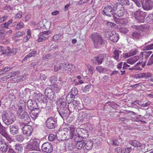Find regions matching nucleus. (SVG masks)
Wrapping results in <instances>:
<instances>
[{
    "instance_id": "51",
    "label": "nucleus",
    "mask_w": 153,
    "mask_h": 153,
    "mask_svg": "<svg viewBox=\"0 0 153 153\" xmlns=\"http://www.w3.org/2000/svg\"><path fill=\"white\" fill-rule=\"evenodd\" d=\"M56 136L53 134H51L48 136V138L50 141H53L56 138Z\"/></svg>"
},
{
    "instance_id": "60",
    "label": "nucleus",
    "mask_w": 153,
    "mask_h": 153,
    "mask_svg": "<svg viewBox=\"0 0 153 153\" xmlns=\"http://www.w3.org/2000/svg\"><path fill=\"white\" fill-rule=\"evenodd\" d=\"M47 78L46 76L44 74H41L40 75V78L41 80H45Z\"/></svg>"
},
{
    "instance_id": "50",
    "label": "nucleus",
    "mask_w": 153,
    "mask_h": 153,
    "mask_svg": "<svg viewBox=\"0 0 153 153\" xmlns=\"http://www.w3.org/2000/svg\"><path fill=\"white\" fill-rule=\"evenodd\" d=\"M61 37V35L60 34L55 35L53 36V39L54 41H56L59 39Z\"/></svg>"
},
{
    "instance_id": "46",
    "label": "nucleus",
    "mask_w": 153,
    "mask_h": 153,
    "mask_svg": "<svg viewBox=\"0 0 153 153\" xmlns=\"http://www.w3.org/2000/svg\"><path fill=\"white\" fill-rule=\"evenodd\" d=\"M139 64H140V62H138L134 66L135 67V70H142V68L140 67Z\"/></svg>"
},
{
    "instance_id": "2",
    "label": "nucleus",
    "mask_w": 153,
    "mask_h": 153,
    "mask_svg": "<svg viewBox=\"0 0 153 153\" xmlns=\"http://www.w3.org/2000/svg\"><path fill=\"white\" fill-rule=\"evenodd\" d=\"M25 108V105L19 106L18 110L17 116L19 118L26 122V123H28L31 121L30 119L28 113L24 111Z\"/></svg>"
},
{
    "instance_id": "14",
    "label": "nucleus",
    "mask_w": 153,
    "mask_h": 153,
    "mask_svg": "<svg viewBox=\"0 0 153 153\" xmlns=\"http://www.w3.org/2000/svg\"><path fill=\"white\" fill-rule=\"evenodd\" d=\"M142 7L146 10H151L153 7V1L151 0H146L142 4Z\"/></svg>"
},
{
    "instance_id": "40",
    "label": "nucleus",
    "mask_w": 153,
    "mask_h": 153,
    "mask_svg": "<svg viewBox=\"0 0 153 153\" xmlns=\"http://www.w3.org/2000/svg\"><path fill=\"white\" fill-rule=\"evenodd\" d=\"M144 50H149L153 49V44L145 45L143 48Z\"/></svg>"
},
{
    "instance_id": "25",
    "label": "nucleus",
    "mask_w": 153,
    "mask_h": 153,
    "mask_svg": "<svg viewBox=\"0 0 153 153\" xmlns=\"http://www.w3.org/2000/svg\"><path fill=\"white\" fill-rule=\"evenodd\" d=\"M93 144V142L91 140H88L85 143V144L83 147V148H85L87 150L91 149Z\"/></svg>"
},
{
    "instance_id": "63",
    "label": "nucleus",
    "mask_w": 153,
    "mask_h": 153,
    "mask_svg": "<svg viewBox=\"0 0 153 153\" xmlns=\"http://www.w3.org/2000/svg\"><path fill=\"white\" fill-rule=\"evenodd\" d=\"M101 79L104 82H106L108 79V76H104L101 78Z\"/></svg>"
},
{
    "instance_id": "45",
    "label": "nucleus",
    "mask_w": 153,
    "mask_h": 153,
    "mask_svg": "<svg viewBox=\"0 0 153 153\" xmlns=\"http://www.w3.org/2000/svg\"><path fill=\"white\" fill-rule=\"evenodd\" d=\"M4 137H5L7 140L9 141H11V138L10 136L6 132L2 134Z\"/></svg>"
},
{
    "instance_id": "6",
    "label": "nucleus",
    "mask_w": 153,
    "mask_h": 153,
    "mask_svg": "<svg viewBox=\"0 0 153 153\" xmlns=\"http://www.w3.org/2000/svg\"><path fill=\"white\" fill-rule=\"evenodd\" d=\"M146 13L140 9H138L134 13L135 18L139 22H143L146 16Z\"/></svg>"
},
{
    "instance_id": "8",
    "label": "nucleus",
    "mask_w": 153,
    "mask_h": 153,
    "mask_svg": "<svg viewBox=\"0 0 153 153\" xmlns=\"http://www.w3.org/2000/svg\"><path fill=\"white\" fill-rule=\"evenodd\" d=\"M51 33L50 30L45 31L40 33L38 35V39L37 41L39 42L45 41L49 37V35Z\"/></svg>"
},
{
    "instance_id": "19",
    "label": "nucleus",
    "mask_w": 153,
    "mask_h": 153,
    "mask_svg": "<svg viewBox=\"0 0 153 153\" xmlns=\"http://www.w3.org/2000/svg\"><path fill=\"white\" fill-rule=\"evenodd\" d=\"M63 65L65 67H66L65 71H68V74H71L74 72L76 68V67L75 65L72 64H69L68 63H65Z\"/></svg>"
},
{
    "instance_id": "23",
    "label": "nucleus",
    "mask_w": 153,
    "mask_h": 153,
    "mask_svg": "<svg viewBox=\"0 0 153 153\" xmlns=\"http://www.w3.org/2000/svg\"><path fill=\"white\" fill-rule=\"evenodd\" d=\"M9 128L10 133L11 134L15 135L18 133L19 128L18 126L15 124L10 126Z\"/></svg>"
},
{
    "instance_id": "27",
    "label": "nucleus",
    "mask_w": 153,
    "mask_h": 153,
    "mask_svg": "<svg viewBox=\"0 0 153 153\" xmlns=\"http://www.w3.org/2000/svg\"><path fill=\"white\" fill-rule=\"evenodd\" d=\"M64 110V111L59 112V114L63 119H67L68 120L70 118L68 117V114L67 111L65 110Z\"/></svg>"
},
{
    "instance_id": "33",
    "label": "nucleus",
    "mask_w": 153,
    "mask_h": 153,
    "mask_svg": "<svg viewBox=\"0 0 153 153\" xmlns=\"http://www.w3.org/2000/svg\"><path fill=\"white\" fill-rule=\"evenodd\" d=\"M15 149L18 152H21L23 150V148L21 144H16L15 146Z\"/></svg>"
},
{
    "instance_id": "62",
    "label": "nucleus",
    "mask_w": 153,
    "mask_h": 153,
    "mask_svg": "<svg viewBox=\"0 0 153 153\" xmlns=\"http://www.w3.org/2000/svg\"><path fill=\"white\" fill-rule=\"evenodd\" d=\"M115 150L118 153H123V149L120 147L117 148Z\"/></svg>"
},
{
    "instance_id": "61",
    "label": "nucleus",
    "mask_w": 153,
    "mask_h": 153,
    "mask_svg": "<svg viewBox=\"0 0 153 153\" xmlns=\"http://www.w3.org/2000/svg\"><path fill=\"white\" fill-rule=\"evenodd\" d=\"M9 25L7 23L5 22L4 23L1 24V26L2 27H4L6 28H8V26Z\"/></svg>"
},
{
    "instance_id": "57",
    "label": "nucleus",
    "mask_w": 153,
    "mask_h": 153,
    "mask_svg": "<svg viewBox=\"0 0 153 153\" xmlns=\"http://www.w3.org/2000/svg\"><path fill=\"white\" fill-rule=\"evenodd\" d=\"M65 63H63V64L62 63H60L59 64V70H61L62 69V68L63 67V69L65 70V69H66V67H65V66H64V64H65Z\"/></svg>"
},
{
    "instance_id": "11",
    "label": "nucleus",
    "mask_w": 153,
    "mask_h": 153,
    "mask_svg": "<svg viewBox=\"0 0 153 153\" xmlns=\"http://www.w3.org/2000/svg\"><path fill=\"white\" fill-rule=\"evenodd\" d=\"M64 99L60 98L56 101L57 106L60 110H65L68 108V105Z\"/></svg>"
},
{
    "instance_id": "56",
    "label": "nucleus",
    "mask_w": 153,
    "mask_h": 153,
    "mask_svg": "<svg viewBox=\"0 0 153 153\" xmlns=\"http://www.w3.org/2000/svg\"><path fill=\"white\" fill-rule=\"evenodd\" d=\"M137 50L135 49H133V50H131L129 52L131 55V56H134L135 55L137 52Z\"/></svg>"
},
{
    "instance_id": "59",
    "label": "nucleus",
    "mask_w": 153,
    "mask_h": 153,
    "mask_svg": "<svg viewBox=\"0 0 153 153\" xmlns=\"http://www.w3.org/2000/svg\"><path fill=\"white\" fill-rule=\"evenodd\" d=\"M31 37L27 35L26 36H25V37L23 39V41L25 42H27L29 39Z\"/></svg>"
},
{
    "instance_id": "10",
    "label": "nucleus",
    "mask_w": 153,
    "mask_h": 153,
    "mask_svg": "<svg viewBox=\"0 0 153 153\" xmlns=\"http://www.w3.org/2000/svg\"><path fill=\"white\" fill-rule=\"evenodd\" d=\"M43 151L47 153H51L53 151V147L52 144L49 142L44 143L42 146Z\"/></svg>"
},
{
    "instance_id": "49",
    "label": "nucleus",
    "mask_w": 153,
    "mask_h": 153,
    "mask_svg": "<svg viewBox=\"0 0 153 153\" xmlns=\"http://www.w3.org/2000/svg\"><path fill=\"white\" fill-rule=\"evenodd\" d=\"M36 52L35 51H32L31 52L27 55V57H28V58L34 56L36 54Z\"/></svg>"
},
{
    "instance_id": "44",
    "label": "nucleus",
    "mask_w": 153,
    "mask_h": 153,
    "mask_svg": "<svg viewBox=\"0 0 153 153\" xmlns=\"http://www.w3.org/2000/svg\"><path fill=\"white\" fill-rule=\"evenodd\" d=\"M122 4L126 5H128L129 4V2L128 0H117Z\"/></svg>"
},
{
    "instance_id": "32",
    "label": "nucleus",
    "mask_w": 153,
    "mask_h": 153,
    "mask_svg": "<svg viewBox=\"0 0 153 153\" xmlns=\"http://www.w3.org/2000/svg\"><path fill=\"white\" fill-rule=\"evenodd\" d=\"M150 75V74L149 73H142L138 74L137 76V77L139 78L144 77L147 78Z\"/></svg>"
},
{
    "instance_id": "42",
    "label": "nucleus",
    "mask_w": 153,
    "mask_h": 153,
    "mask_svg": "<svg viewBox=\"0 0 153 153\" xmlns=\"http://www.w3.org/2000/svg\"><path fill=\"white\" fill-rule=\"evenodd\" d=\"M5 30L4 29L2 28L0 29V38L3 39L5 36Z\"/></svg>"
},
{
    "instance_id": "35",
    "label": "nucleus",
    "mask_w": 153,
    "mask_h": 153,
    "mask_svg": "<svg viewBox=\"0 0 153 153\" xmlns=\"http://www.w3.org/2000/svg\"><path fill=\"white\" fill-rule=\"evenodd\" d=\"M73 104L75 108H76L78 110L82 109V108L80 107V103L79 101L74 100L73 101Z\"/></svg>"
},
{
    "instance_id": "36",
    "label": "nucleus",
    "mask_w": 153,
    "mask_h": 153,
    "mask_svg": "<svg viewBox=\"0 0 153 153\" xmlns=\"http://www.w3.org/2000/svg\"><path fill=\"white\" fill-rule=\"evenodd\" d=\"M24 24L23 22L21 21L19 22L16 25V29L19 30L24 27Z\"/></svg>"
},
{
    "instance_id": "4",
    "label": "nucleus",
    "mask_w": 153,
    "mask_h": 153,
    "mask_svg": "<svg viewBox=\"0 0 153 153\" xmlns=\"http://www.w3.org/2000/svg\"><path fill=\"white\" fill-rule=\"evenodd\" d=\"M39 142L36 139H31L26 146L30 150H36L39 149Z\"/></svg>"
},
{
    "instance_id": "22",
    "label": "nucleus",
    "mask_w": 153,
    "mask_h": 153,
    "mask_svg": "<svg viewBox=\"0 0 153 153\" xmlns=\"http://www.w3.org/2000/svg\"><path fill=\"white\" fill-rule=\"evenodd\" d=\"M32 110L30 113V116L33 120H35L38 117L39 114L41 112V111L39 108Z\"/></svg>"
},
{
    "instance_id": "26",
    "label": "nucleus",
    "mask_w": 153,
    "mask_h": 153,
    "mask_svg": "<svg viewBox=\"0 0 153 153\" xmlns=\"http://www.w3.org/2000/svg\"><path fill=\"white\" fill-rule=\"evenodd\" d=\"M129 143L134 147H140L142 146L141 143L136 140H130L129 142Z\"/></svg>"
},
{
    "instance_id": "18",
    "label": "nucleus",
    "mask_w": 153,
    "mask_h": 153,
    "mask_svg": "<svg viewBox=\"0 0 153 153\" xmlns=\"http://www.w3.org/2000/svg\"><path fill=\"white\" fill-rule=\"evenodd\" d=\"M108 36L110 40L113 42H117L119 39L118 34L114 31L109 32Z\"/></svg>"
},
{
    "instance_id": "5",
    "label": "nucleus",
    "mask_w": 153,
    "mask_h": 153,
    "mask_svg": "<svg viewBox=\"0 0 153 153\" xmlns=\"http://www.w3.org/2000/svg\"><path fill=\"white\" fill-rule=\"evenodd\" d=\"M114 14L119 17L122 16L124 13V8L123 6L120 3L117 4L114 7Z\"/></svg>"
},
{
    "instance_id": "20",
    "label": "nucleus",
    "mask_w": 153,
    "mask_h": 153,
    "mask_svg": "<svg viewBox=\"0 0 153 153\" xmlns=\"http://www.w3.org/2000/svg\"><path fill=\"white\" fill-rule=\"evenodd\" d=\"M27 106L28 108L30 110L38 108L37 103L34 100H29L28 101Z\"/></svg>"
},
{
    "instance_id": "41",
    "label": "nucleus",
    "mask_w": 153,
    "mask_h": 153,
    "mask_svg": "<svg viewBox=\"0 0 153 153\" xmlns=\"http://www.w3.org/2000/svg\"><path fill=\"white\" fill-rule=\"evenodd\" d=\"M87 67L89 71L92 74L94 71V69L93 67H92L90 65L88 64L87 65Z\"/></svg>"
},
{
    "instance_id": "43",
    "label": "nucleus",
    "mask_w": 153,
    "mask_h": 153,
    "mask_svg": "<svg viewBox=\"0 0 153 153\" xmlns=\"http://www.w3.org/2000/svg\"><path fill=\"white\" fill-rule=\"evenodd\" d=\"M42 95H43L40 93L37 94L35 96V99L38 100L39 102H41Z\"/></svg>"
},
{
    "instance_id": "38",
    "label": "nucleus",
    "mask_w": 153,
    "mask_h": 153,
    "mask_svg": "<svg viewBox=\"0 0 153 153\" xmlns=\"http://www.w3.org/2000/svg\"><path fill=\"white\" fill-rule=\"evenodd\" d=\"M91 85H88L85 86L84 87L82 88V90L83 92L86 93L88 92L89 90L91 88Z\"/></svg>"
},
{
    "instance_id": "34",
    "label": "nucleus",
    "mask_w": 153,
    "mask_h": 153,
    "mask_svg": "<svg viewBox=\"0 0 153 153\" xmlns=\"http://www.w3.org/2000/svg\"><path fill=\"white\" fill-rule=\"evenodd\" d=\"M140 36V34L137 31L133 32L131 35V37L134 39H137Z\"/></svg>"
},
{
    "instance_id": "37",
    "label": "nucleus",
    "mask_w": 153,
    "mask_h": 153,
    "mask_svg": "<svg viewBox=\"0 0 153 153\" xmlns=\"http://www.w3.org/2000/svg\"><path fill=\"white\" fill-rule=\"evenodd\" d=\"M69 94L75 97V96H76L78 94L77 89L75 88H72L71 89V91Z\"/></svg>"
},
{
    "instance_id": "54",
    "label": "nucleus",
    "mask_w": 153,
    "mask_h": 153,
    "mask_svg": "<svg viewBox=\"0 0 153 153\" xmlns=\"http://www.w3.org/2000/svg\"><path fill=\"white\" fill-rule=\"evenodd\" d=\"M96 69L98 72L101 73L104 71V69L102 68L101 66H99L97 67Z\"/></svg>"
},
{
    "instance_id": "52",
    "label": "nucleus",
    "mask_w": 153,
    "mask_h": 153,
    "mask_svg": "<svg viewBox=\"0 0 153 153\" xmlns=\"http://www.w3.org/2000/svg\"><path fill=\"white\" fill-rule=\"evenodd\" d=\"M131 151L130 147L127 148L126 149H123V153H129Z\"/></svg>"
},
{
    "instance_id": "29",
    "label": "nucleus",
    "mask_w": 153,
    "mask_h": 153,
    "mask_svg": "<svg viewBox=\"0 0 153 153\" xmlns=\"http://www.w3.org/2000/svg\"><path fill=\"white\" fill-rule=\"evenodd\" d=\"M114 55L113 57L116 60H118L119 59L120 54L122 52L117 49H116L113 51Z\"/></svg>"
},
{
    "instance_id": "53",
    "label": "nucleus",
    "mask_w": 153,
    "mask_h": 153,
    "mask_svg": "<svg viewBox=\"0 0 153 153\" xmlns=\"http://www.w3.org/2000/svg\"><path fill=\"white\" fill-rule=\"evenodd\" d=\"M23 137L21 135H18L16 136V139L19 142H22L23 140Z\"/></svg>"
},
{
    "instance_id": "31",
    "label": "nucleus",
    "mask_w": 153,
    "mask_h": 153,
    "mask_svg": "<svg viewBox=\"0 0 153 153\" xmlns=\"http://www.w3.org/2000/svg\"><path fill=\"white\" fill-rule=\"evenodd\" d=\"M75 98V97L69 94L66 97V100L67 102L69 104L73 102Z\"/></svg>"
},
{
    "instance_id": "12",
    "label": "nucleus",
    "mask_w": 153,
    "mask_h": 153,
    "mask_svg": "<svg viewBox=\"0 0 153 153\" xmlns=\"http://www.w3.org/2000/svg\"><path fill=\"white\" fill-rule=\"evenodd\" d=\"M45 94L47 95V97L49 99L52 101H55L56 98L55 94L50 88H46L45 90Z\"/></svg>"
},
{
    "instance_id": "7",
    "label": "nucleus",
    "mask_w": 153,
    "mask_h": 153,
    "mask_svg": "<svg viewBox=\"0 0 153 153\" xmlns=\"http://www.w3.org/2000/svg\"><path fill=\"white\" fill-rule=\"evenodd\" d=\"M1 117L3 122L7 125L13 123L16 120V117L11 115L7 116L6 114H2Z\"/></svg>"
},
{
    "instance_id": "3",
    "label": "nucleus",
    "mask_w": 153,
    "mask_h": 153,
    "mask_svg": "<svg viewBox=\"0 0 153 153\" xmlns=\"http://www.w3.org/2000/svg\"><path fill=\"white\" fill-rule=\"evenodd\" d=\"M90 37L95 48H99L105 43V41L102 36L97 33L91 34Z\"/></svg>"
},
{
    "instance_id": "58",
    "label": "nucleus",
    "mask_w": 153,
    "mask_h": 153,
    "mask_svg": "<svg viewBox=\"0 0 153 153\" xmlns=\"http://www.w3.org/2000/svg\"><path fill=\"white\" fill-rule=\"evenodd\" d=\"M120 31L121 32L124 33H127L128 32V30L125 28H121Z\"/></svg>"
},
{
    "instance_id": "30",
    "label": "nucleus",
    "mask_w": 153,
    "mask_h": 153,
    "mask_svg": "<svg viewBox=\"0 0 153 153\" xmlns=\"http://www.w3.org/2000/svg\"><path fill=\"white\" fill-rule=\"evenodd\" d=\"M51 87L56 93H58L61 88V86L60 85H58L56 84H54L52 85H51Z\"/></svg>"
},
{
    "instance_id": "47",
    "label": "nucleus",
    "mask_w": 153,
    "mask_h": 153,
    "mask_svg": "<svg viewBox=\"0 0 153 153\" xmlns=\"http://www.w3.org/2000/svg\"><path fill=\"white\" fill-rule=\"evenodd\" d=\"M56 76H52L50 77L49 81L51 83H53L56 82L57 81Z\"/></svg>"
},
{
    "instance_id": "28",
    "label": "nucleus",
    "mask_w": 153,
    "mask_h": 153,
    "mask_svg": "<svg viewBox=\"0 0 153 153\" xmlns=\"http://www.w3.org/2000/svg\"><path fill=\"white\" fill-rule=\"evenodd\" d=\"M87 114L85 113H79L78 116V120L79 122H82L83 121L85 118L86 119L87 115Z\"/></svg>"
},
{
    "instance_id": "64",
    "label": "nucleus",
    "mask_w": 153,
    "mask_h": 153,
    "mask_svg": "<svg viewBox=\"0 0 153 153\" xmlns=\"http://www.w3.org/2000/svg\"><path fill=\"white\" fill-rule=\"evenodd\" d=\"M7 153H16V152L12 148H9Z\"/></svg>"
},
{
    "instance_id": "48",
    "label": "nucleus",
    "mask_w": 153,
    "mask_h": 153,
    "mask_svg": "<svg viewBox=\"0 0 153 153\" xmlns=\"http://www.w3.org/2000/svg\"><path fill=\"white\" fill-rule=\"evenodd\" d=\"M16 71L12 72L10 73L9 75L6 76V78L8 79L11 77L14 76L16 75Z\"/></svg>"
},
{
    "instance_id": "21",
    "label": "nucleus",
    "mask_w": 153,
    "mask_h": 153,
    "mask_svg": "<svg viewBox=\"0 0 153 153\" xmlns=\"http://www.w3.org/2000/svg\"><path fill=\"white\" fill-rule=\"evenodd\" d=\"M7 146L4 140L1 139L0 141V152L2 153H5L7 151Z\"/></svg>"
},
{
    "instance_id": "9",
    "label": "nucleus",
    "mask_w": 153,
    "mask_h": 153,
    "mask_svg": "<svg viewBox=\"0 0 153 153\" xmlns=\"http://www.w3.org/2000/svg\"><path fill=\"white\" fill-rule=\"evenodd\" d=\"M56 120L55 118L52 117H49L46 120V126L49 128H53L56 126Z\"/></svg>"
},
{
    "instance_id": "55",
    "label": "nucleus",
    "mask_w": 153,
    "mask_h": 153,
    "mask_svg": "<svg viewBox=\"0 0 153 153\" xmlns=\"http://www.w3.org/2000/svg\"><path fill=\"white\" fill-rule=\"evenodd\" d=\"M10 69L11 68L10 67H6L2 69L1 71H0V74H2V73H1V72H4L5 73Z\"/></svg>"
},
{
    "instance_id": "24",
    "label": "nucleus",
    "mask_w": 153,
    "mask_h": 153,
    "mask_svg": "<svg viewBox=\"0 0 153 153\" xmlns=\"http://www.w3.org/2000/svg\"><path fill=\"white\" fill-rule=\"evenodd\" d=\"M140 59V57L139 56H137L128 59H127L126 61L127 63L131 65H133L137 62Z\"/></svg>"
},
{
    "instance_id": "17",
    "label": "nucleus",
    "mask_w": 153,
    "mask_h": 153,
    "mask_svg": "<svg viewBox=\"0 0 153 153\" xmlns=\"http://www.w3.org/2000/svg\"><path fill=\"white\" fill-rule=\"evenodd\" d=\"M22 130L24 134L28 136L31 135L33 131L32 127L29 125H25Z\"/></svg>"
},
{
    "instance_id": "39",
    "label": "nucleus",
    "mask_w": 153,
    "mask_h": 153,
    "mask_svg": "<svg viewBox=\"0 0 153 153\" xmlns=\"http://www.w3.org/2000/svg\"><path fill=\"white\" fill-rule=\"evenodd\" d=\"M24 31H19L14 34V37H22L24 34Z\"/></svg>"
},
{
    "instance_id": "15",
    "label": "nucleus",
    "mask_w": 153,
    "mask_h": 153,
    "mask_svg": "<svg viewBox=\"0 0 153 153\" xmlns=\"http://www.w3.org/2000/svg\"><path fill=\"white\" fill-rule=\"evenodd\" d=\"M105 57V56L100 55L98 56L94 57L91 60L94 64L100 65L102 63Z\"/></svg>"
},
{
    "instance_id": "1",
    "label": "nucleus",
    "mask_w": 153,
    "mask_h": 153,
    "mask_svg": "<svg viewBox=\"0 0 153 153\" xmlns=\"http://www.w3.org/2000/svg\"><path fill=\"white\" fill-rule=\"evenodd\" d=\"M80 128L76 129V127L73 125H71L68 128H64L62 131H59L56 134V136L59 137L62 140L65 139L68 140L73 138L74 137L78 136L76 131H79Z\"/></svg>"
},
{
    "instance_id": "16",
    "label": "nucleus",
    "mask_w": 153,
    "mask_h": 153,
    "mask_svg": "<svg viewBox=\"0 0 153 153\" xmlns=\"http://www.w3.org/2000/svg\"><path fill=\"white\" fill-rule=\"evenodd\" d=\"M77 134L78 136L76 137L75 138V141L77 142L76 144V147L77 149H80L83 146L84 142V141L81 140L82 138V137H80L79 134Z\"/></svg>"
},
{
    "instance_id": "13",
    "label": "nucleus",
    "mask_w": 153,
    "mask_h": 153,
    "mask_svg": "<svg viewBox=\"0 0 153 153\" xmlns=\"http://www.w3.org/2000/svg\"><path fill=\"white\" fill-rule=\"evenodd\" d=\"M114 13V9H113L110 6H107L104 8L102 13L107 16H112L113 17H115V16Z\"/></svg>"
}]
</instances>
